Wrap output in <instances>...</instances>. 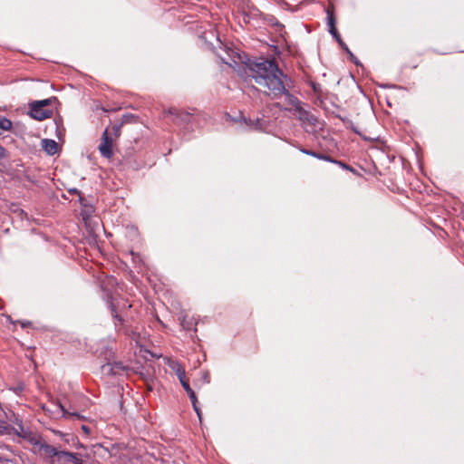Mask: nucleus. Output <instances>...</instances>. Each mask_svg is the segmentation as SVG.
Listing matches in <instances>:
<instances>
[{
  "label": "nucleus",
  "instance_id": "15",
  "mask_svg": "<svg viewBox=\"0 0 464 464\" xmlns=\"http://www.w3.org/2000/svg\"><path fill=\"white\" fill-rule=\"evenodd\" d=\"M302 152L304 153V154H307V155H311V156L315 157V158H321L319 156V154H316L315 152H313V151H310V150H302Z\"/></svg>",
  "mask_w": 464,
  "mask_h": 464
},
{
  "label": "nucleus",
  "instance_id": "6",
  "mask_svg": "<svg viewBox=\"0 0 464 464\" xmlns=\"http://www.w3.org/2000/svg\"><path fill=\"white\" fill-rule=\"evenodd\" d=\"M42 149L50 156L54 155L58 151V144L53 140L44 139L41 141Z\"/></svg>",
  "mask_w": 464,
  "mask_h": 464
},
{
  "label": "nucleus",
  "instance_id": "10",
  "mask_svg": "<svg viewBox=\"0 0 464 464\" xmlns=\"http://www.w3.org/2000/svg\"><path fill=\"white\" fill-rule=\"evenodd\" d=\"M188 395L191 401V403H192V406H193V409L195 410V411L197 412L198 416L199 419H201V412L199 411V408L198 407L197 405V397H196V394L195 392L192 391H190L189 392H188Z\"/></svg>",
  "mask_w": 464,
  "mask_h": 464
},
{
  "label": "nucleus",
  "instance_id": "3",
  "mask_svg": "<svg viewBox=\"0 0 464 464\" xmlns=\"http://www.w3.org/2000/svg\"><path fill=\"white\" fill-rule=\"evenodd\" d=\"M34 446L38 447V451L43 458L49 459L48 464H55L54 458H56V459L59 458L61 450L40 440L34 442Z\"/></svg>",
  "mask_w": 464,
  "mask_h": 464
},
{
  "label": "nucleus",
  "instance_id": "18",
  "mask_svg": "<svg viewBox=\"0 0 464 464\" xmlns=\"http://www.w3.org/2000/svg\"><path fill=\"white\" fill-rule=\"evenodd\" d=\"M178 378H179V382H180V383H181V384H182L183 382H188V381H187V379H186V374H185V372L183 373V376H182V377H178Z\"/></svg>",
  "mask_w": 464,
  "mask_h": 464
},
{
  "label": "nucleus",
  "instance_id": "21",
  "mask_svg": "<svg viewBox=\"0 0 464 464\" xmlns=\"http://www.w3.org/2000/svg\"><path fill=\"white\" fill-rule=\"evenodd\" d=\"M321 158H319L320 160H329L328 157L326 156H323V155H319Z\"/></svg>",
  "mask_w": 464,
  "mask_h": 464
},
{
  "label": "nucleus",
  "instance_id": "2",
  "mask_svg": "<svg viewBox=\"0 0 464 464\" xmlns=\"http://www.w3.org/2000/svg\"><path fill=\"white\" fill-rule=\"evenodd\" d=\"M55 98H48L41 101H34L29 103V114L33 119L43 121L52 116L53 111L46 107L51 105Z\"/></svg>",
  "mask_w": 464,
  "mask_h": 464
},
{
  "label": "nucleus",
  "instance_id": "7",
  "mask_svg": "<svg viewBox=\"0 0 464 464\" xmlns=\"http://www.w3.org/2000/svg\"><path fill=\"white\" fill-rule=\"evenodd\" d=\"M327 24L329 27L330 34L333 36H334L337 39V41L340 43V44L343 46V44L342 43V40H341V38L337 33V30L335 28V19H334V14L329 9H327Z\"/></svg>",
  "mask_w": 464,
  "mask_h": 464
},
{
  "label": "nucleus",
  "instance_id": "9",
  "mask_svg": "<svg viewBox=\"0 0 464 464\" xmlns=\"http://www.w3.org/2000/svg\"><path fill=\"white\" fill-rule=\"evenodd\" d=\"M170 369L176 373L177 377H182L185 372L183 367L178 362H169Z\"/></svg>",
  "mask_w": 464,
  "mask_h": 464
},
{
  "label": "nucleus",
  "instance_id": "20",
  "mask_svg": "<svg viewBox=\"0 0 464 464\" xmlns=\"http://www.w3.org/2000/svg\"><path fill=\"white\" fill-rule=\"evenodd\" d=\"M82 430L85 432V433H89L90 430L87 426H82Z\"/></svg>",
  "mask_w": 464,
  "mask_h": 464
},
{
  "label": "nucleus",
  "instance_id": "12",
  "mask_svg": "<svg viewBox=\"0 0 464 464\" xmlns=\"http://www.w3.org/2000/svg\"><path fill=\"white\" fill-rule=\"evenodd\" d=\"M181 325L183 326L184 329L190 330L195 325L194 319L191 318L189 320H187L186 316H183V318L181 319Z\"/></svg>",
  "mask_w": 464,
  "mask_h": 464
},
{
  "label": "nucleus",
  "instance_id": "23",
  "mask_svg": "<svg viewBox=\"0 0 464 464\" xmlns=\"http://www.w3.org/2000/svg\"><path fill=\"white\" fill-rule=\"evenodd\" d=\"M344 48L347 51V53H350V50H348V47L345 46Z\"/></svg>",
  "mask_w": 464,
  "mask_h": 464
},
{
  "label": "nucleus",
  "instance_id": "17",
  "mask_svg": "<svg viewBox=\"0 0 464 464\" xmlns=\"http://www.w3.org/2000/svg\"><path fill=\"white\" fill-rule=\"evenodd\" d=\"M6 157V150L4 147L0 146V158H5Z\"/></svg>",
  "mask_w": 464,
  "mask_h": 464
},
{
  "label": "nucleus",
  "instance_id": "4",
  "mask_svg": "<svg viewBox=\"0 0 464 464\" xmlns=\"http://www.w3.org/2000/svg\"><path fill=\"white\" fill-rule=\"evenodd\" d=\"M113 140L114 139L109 134V130L105 129L102 133V142L99 145V150L101 154L107 159H110L112 156Z\"/></svg>",
  "mask_w": 464,
  "mask_h": 464
},
{
  "label": "nucleus",
  "instance_id": "19",
  "mask_svg": "<svg viewBox=\"0 0 464 464\" xmlns=\"http://www.w3.org/2000/svg\"><path fill=\"white\" fill-rule=\"evenodd\" d=\"M38 440L42 441L41 438H33L31 442L34 445V442H37Z\"/></svg>",
  "mask_w": 464,
  "mask_h": 464
},
{
  "label": "nucleus",
  "instance_id": "16",
  "mask_svg": "<svg viewBox=\"0 0 464 464\" xmlns=\"http://www.w3.org/2000/svg\"><path fill=\"white\" fill-rule=\"evenodd\" d=\"M181 385H182V387L184 388V390L186 391L187 393L189 392L190 391H192V389L190 388V386L188 384V382H185Z\"/></svg>",
  "mask_w": 464,
  "mask_h": 464
},
{
  "label": "nucleus",
  "instance_id": "8",
  "mask_svg": "<svg viewBox=\"0 0 464 464\" xmlns=\"http://www.w3.org/2000/svg\"><path fill=\"white\" fill-rule=\"evenodd\" d=\"M295 110L298 113V119L300 121L312 122L313 117L310 116L309 113L301 107V105H299Z\"/></svg>",
  "mask_w": 464,
  "mask_h": 464
},
{
  "label": "nucleus",
  "instance_id": "11",
  "mask_svg": "<svg viewBox=\"0 0 464 464\" xmlns=\"http://www.w3.org/2000/svg\"><path fill=\"white\" fill-rule=\"evenodd\" d=\"M12 121L5 118L0 117V129L3 130H10L12 129Z\"/></svg>",
  "mask_w": 464,
  "mask_h": 464
},
{
  "label": "nucleus",
  "instance_id": "13",
  "mask_svg": "<svg viewBox=\"0 0 464 464\" xmlns=\"http://www.w3.org/2000/svg\"><path fill=\"white\" fill-rule=\"evenodd\" d=\"M121 125H114L111 128L112 135L114 136L113 139H117L121 135Z\"/></svg>",
  "mask_w": 464,
  "mask_h": 464
},
{
  "label": "nucleus",
  "instance_id": "5",
  "mask_svg": "<svg viewBox=\"0 0 464 464\" xmlns=\"http://www.w3.org/2000/svg\"><path fill=\"white\" fill-rule=\"evenodd\" d=\"M57 464H83V462L80 454L61 450L57 459Z\"/></svg>",
  "mask_w": 464,
  "mask_h": 464
},
{
  "label": "nucleus",
  "instance_id": "1",
  "mask_svg": "<svg viewBox=\"0 0 464 464\" xmlns=\"http://www.w3.org/2000/svg\"><path fill=\"white\" fill-rule=\"evenodd\" d=\"M254 72L255 82L266 88L270 95L276 98L284 94L288 103L295 109L300 105L298 100L287 91V78L274 61L266 60L256 63Z\"/></svg>",
  "mask_w": 464,
  "mask_h": 464
},
{
  "label": "nucleus",
  "instance_id": "22",
  "mask_svg": "<svg viewBox=\"0 0 464 464\" xmlns=\"http://www.w3.org/2000/svg\"><path fill=\"white\" fill-rule=\"evenodd\" d=\"M344 48L347 51V53H350V50H348V47L345 46Z\"/></svg>",
  "mask_w": 464,
  "mask_h": 464
},
{
  "label": "nucleus",
  "instance_id": "14",
  "mask_svg": "<svg viewBox=\"0 0 464 464\" xmlns=\"http://www.w3.org/2000/svg\"><path fill=\"white\" fill-rule=\"evenodd\" d=\"M61 407V410L63 411V416L67 418L69 416H76V417H80L79 414L75 413V412H69L68 411H66L62 405L60 406Z\"/></svg>",
  "mask_w": 464,
  "mask_h": 464
}]
</instances>
